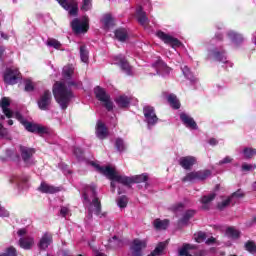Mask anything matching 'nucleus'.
Listing matches in <instances>:
<instances>
[{
    "mask_svg": "<svg viewBox=\"0 0 256 256\" xmlns=\"http://www.w3.org/2000/svg\"><path fill=\"white\" fill-rule=\"evenodd\" d=\"M95 256H107V255H105V253L96 251Z\"/></svg>",
    "mask_w": 256,
    "mask_h": 256,
    "instance_id": "64",
    "label": "nucleus"
},
{
    "mask_svg": "<svg viewBox=\"0 0 256 256\" xmlns=\"http://www.w3.org/2000/svg\"><path fill=\"white\" fill-rule=\"evenodd\" d=\"M51 243H53V236L49 233H45L41 237L40 242L38 244L39 249H42L43 251H45V249H47L49 245H51Z\"/></svg>",
    "mask_w": 256,
    "mask_h": 256,
    "instance_id": "23",
    "label": "nucleus"
},
{
    "mask_svg": "<svg viewBox=\"0 0 256 256\" xmlns=\"http://www.w3.org/2000/svg\"><path fill=\"white\" fill-rule=\"evenodd\" d=\"M38 191H40V193H48L50 195H53L54 193H59L61 189L51 184H48L47 182H41L40 186L38 187Z\"/></svg>",
    "mask_w": 256,
    "mask_h": 256,
    "instance_id": "20",
    "label": "nucleus"
},
{
    "mask_svg": "<svg viewBox=\"0 0 256 256\" xmlns=\"http://www.w3.org/2000/svg\"><path fill=\"white\" fill-rule=\"evenodd\" d=\"M195 163H197V159L193 156H185L179 159V165L186 170L192 168Z\"/></svg>",
    "mask_w": 256,
    "mask_h": 256,
    "instance_id": "22",
    "label": "nucleus"
},
{
    "mask_svg": "<svg viewBox=\"0 0 256 256\" xmlns=\"http://www.w3.org/2000/svg\"><path fill=\"white\" fill-rule=\"evenodd\" d=\"M123 245V241H121L117 236L112 237L109 239V247L112 249H117L118 247H121Z\"/></svg>",
    "mask_w": 256,
    "mask_h": 256,
    "instance_id": "41",
    "label": "nucleus"
},
{
    "mask_svg": "<svg viewBox=\"0 0 256 256\" xmlns=\"http://www.w3.org/2000/svg\"><path fill=\"white\" fill-rule=\"evenodd\" d=\"M83 204L86 209H88L89 217H93V215H101V201L97 197V186L95 184H91L85 186L83 192Z\"/></svg>",
    "mask_w": 256,
    "mask_h": 256,
    "instance_id": "3",
    "label": "nucleus"
},
{
    "mask_svg": "<svg viewBox=\"0 0 256 256\" xmlns=\"http://www.w3.org/2000/svg\"><path fill=\"white\" fill-rule=\"evenodd\" d=\"M0 217H9V211L5 210L3 206L0 205Z\"/></svg>",
    "mask_w": 256,
    "mask_h": 256,
    "instance_id": "57",
    "label": "nucleus"
},
{
    "mask_svg": "<svg viewBox=\"0 0 256 256\" xmlns=\"http://www.w3.org/2000/svg\"><path fill=\"white\" fill-rule=\"evenodd\" d=\"M74 33H87L89 31V17L84 16L81 20L76 18L71 22Z\"/></svg>",
    "mask_w": 256,
    "mask_h": 256,
    "instance_id": "8",
    "label": "nucleus"
},
{
    "mask_svg": "<svg viewBox=\"0 0 256 256\" xmlns=\"http://www.w3.org/2000/svg\"><path fill=\"white\" fill-rule=\"evenodd\" d=\"M226 235L230 239H239V237H241V232L234 227H229L226 229Z\"/></svg>",
    "mask_w": 256,
    "mask_h": 256,
    "instance_id": "30",
    "label": "nucleus"
},
{
    "mask_svg": "<svg viewBox=\"0 0 256 256\" xmlns=\"http://www.w3.org/2000/svg\"><path fill=\"white\" fill-rule=\"evenodd\" d=\"M51 91L45 90L38 100V107L41 111H49V106L51 105Z\"/></svg>",
    "mask_w": 256,
    "mask_h": 256,
    "instance_id": "16",
    "label": "nucleus"
},
{
    "mask_svg": "<svg viewBox=\"0 0 256 256\" xmlns=\"http://www.w3.org/2000/svg\"><path fill=\"white\" fill-rule=\"evenodd\" d=\"M19 245L22 249H31L35 245L33 237L20 238Z\"/></svg>",
    "mask_w": 256,
    "mask_h": 256,
    "instance_id": "26",
    "label": "nucleus"
},
{
    "mask_svg": "<svg viewBox=\"0 0 256 256\" xmlns=\"http://www.w3.org/2000/svg\"><path fill=\"white\" fill-rule=\"evenodd\" d=\"M166 243L165 242H160L156 248L154 249L153 252H151L148 256H157V255H161V253H163V251H165V247H166Z\"/></svg>",
    "mask_w": 256,
    "mask_h": 256,
    "instance_id": "37",
    "label": "nucleus"
},
{
    "mask_svg": "<svg viewBox=\"0 0 256 256\" xmlns=\"http://www.w3.org/2000/svg\"><path fill=\"white\" fill-rule=\"evenodd\" d=\"M131 179V185L132 183H145V181H147L148 176L147 174H141V175H135L130 177Z\"/></svg>",
    "mask_w": 256,
    "mask_h": 256,
    "instance_id": "42",
    "label": "nucleus"
},
{
    "mask_svg": "<svg viewBox=\"0 0 256 256\" xmlns=\"http://www.w3.org/2000/svg\"><path fill=\"white\" fill-rule=\"evenodd\" d=\"M46 45L47 47H53V49H61V42L55 38H48Z\"/></svg>",
    "mask_w": 256,
    "mask_h": 256,
    "instance_id": "43",
    "label": "nucleus"
},
{
    "mask_svg": "<svg viewBox=\"0 0 256 256\" xmlns=\"http://www.w3.org/2000/svg\"><path fill=\"white\" fill-rule=\"evenodd\" d=\"M19 151L25 165L29 167L35 164V160H33V155H35V149L20 145Z\"/></svg>",
    "mask_w": 256,
    "mask_h": 256,
    "instance_id": "11",
    "label": "nucleus"
},
{
    "mask_svg": "<svg viewBox=\"0 0 256 256\" xmlns=\"http://www.w3.org/2000/svg\"><path fill=\"white\" fill-rule=\"evenodd\" d=\"M102 23L105 29H110V27H113V17H111L110 14L104 15L102 18Z\"/></svg>",
    "mask_w": 256,
    "mask_h": 256,
    "instance_id": "39",
    "label": "nucleus"
},
{
    "mask_svg": "<svg viewBox=\"0 0 256 256\" xmlns=\"http://www.w3.org/2000/svg\"><path fill=\"white\" fill-rule=\"evenodd\" d=\"M180 119L183 125H185V127H187L188 129H197V122H195L193 117L189 116V114L182 112L180 114Z\"/></svg>",
    "mask_w": 256,
    "mask_h": 256,
    "instance_id": "19",
    "label": "nucleus"
},
{
    "mask_svg": "<svg viewBox=\"0 0 256 256\" xmlns=\"http://www.w3.org/2000/svg\"><path fill=\"white\" fill-rule=\"evenodd\" d=\"M205 241H206V245H212V243H215V238L210 237V238L206 239Z\"/></svg>",
    "mask_w": 256,
    "mask_h": 256,
    "instance_id": "61",
    "label": "nucleus"
},
{
    "mask_svg": "<svg viewBox=\"0 0 256 256\" xmlns=\"http://www.w3.org/2000/svg\"><path fill=\"white\" fill-rule=\"evenodd\" d=\"M115 37L118 41H127V30L124 28H119L115 31Z\"/></svg>",
    "mask_w": 256,
    "mask_h": 256,
    "instance_id": "32",
    "label": "nucleus"
},
{
    "mask_svg": "<svg viewBox=\"0 0 256 256\" xmlns=\"http://www.w3.org/2000/svg\"><path fill=\"white\" fill-rule=\"evenodd\" d=\"M27 180H28L27 177L13 176L10 179V182L11 183H16V185H21V183H26Z\"/></svg>",
    "mask_w": 256,
    "mask_h": 256,
    "instance_id": "48",
    "label": "nucleus"
},
{
    "mask_svg": "<svg viewBox=\"0 0 256 256\" xmlns=\"http://www.w3.org/2000/svg\"><path fill=\"white\" fill-rule=\"evenodd\" d=\"M153 227L157 230V231H163L165 229H167V227H169V220L168 219H155L153 222Z\"/></svg>",
    "mask_w": 256,
    "mask_h": 256,
    "instance_id": "25",
    "label": "nucleus"
},
{
    "mask_svg": "<svg viewBox=\"0 0 256 256\" xmlns=\"http://www.w3.org/2000/svg\"><path fill=\"white\" fill-rule=\"evenodd\" d=\"M215 197H217V194L215 193H210L209 195L203 196L201 198L202 208L209 209V203H211Z\"/></svg>",
    "mask_w": 256,
    "mask_h": 256,
    "instance_id": "28",
    "label": "nucleus"
},
{
    "mask_svg": "<svg viewBox=\"0 0 256 256\" xmlns=\"http://www.w3.org/2000/svg\"><path fill=\"white\" fill-rule=\"evenodd\" d=\"M74 155H76L78 159H81V155H83V150H81V148H75Z\"/></svg>",
    "mask_w": 256,
    "mask_h": 256,
    "instance_id": "59",
    "label": "nucleus"
},
{
    "mask_svg": "<svg viewBox=\"0 0 256 256\" xmlns=\"http://www.w3.org/2000/svg\"><path fill=\"white\" fill-rule=\"evenodd\" d=\"M136 17L140 25H142L143 27H147V24L149 23V18H147V14L143 11L142 7L137 8Z\"/></svg>",
    "mask_w": 256,
    "mask_h": 256,
    "instance_id": "24",
    "label": "nucleus"
},
{
    "mask_svg": "<svg viewBox=\"0 0 256 256\" xmlns=\"http://www.w3.org/2000/svg\"><path fill=\"white\" fill-rule=\"evenodd\" d=\"M80 58L82 63H89V50L87 46H80Z\"/></svg>",
    "mask_w": 256,
    "mask_h": 256,
    "instance_id": "31",
    "label": "nucleus"
},
{
    "mask_svg": "<svg viewBox=\"0 0 256 256\" xmlns=\"http://www.w3.org/2000/svg\"><path fill=\"white\" fill-rule=\"evenodd\" d=\"M233 158L231 156H226L224 159L220 160L218 165H227V163H231Z\"/></svg>",
    "mask_w": 256,
    "mask_h": 256,
    "instance_id": "56",
    "label": "nucleus"
},
{
    "mask_svg": "<svg viewBox=\"0 0 256 256\" xmlns=\"http://www.w3.org/2000/svg\"><path fill=\"white\" fill-rule=\"evenodd\" d=\"M0 256H17V250L15 247L10 246L6 249L5 253L0 254Z\"/></svg>",
    "mask_w": 256,
    "mask_h": 256,
    "instance_id": "49",
    "label": "nucleus"
},
{
    "mask_svg": "<svg viewBox=\"0 0 256 256\" xmlns=\"http://www.w3.org/2000/svg\"><path fill=\"white\" fill-rule=\"evenodd\" d=\"M59 5L65 9V11H68L69 15L76 16L79 13V4L75 0H57Z\"/></svg>",
    "mask_w": 256,
    "mask_h": 256,
    "instance_id": "14",
    "label": "nucleus"
},
{
    "mask_svg": "<svg viewBox=\"0 0 256 256\" xmlns=\"http://www.w3.org/2000/svg\"><path fill=\"white\" fill-rule=\"evenodd\" d=\"M114 65H119L121 71L125 73V75H133V67L129 65V62H127V59H125V56L118 55L114 57Z\"/></svg>",
    "mask_w": 256,
    "mask_h": 256,
    "instance_id": "13",
    "label": "nucleus"
},
{
    "mask_svg": "<svg viewBox=\"0 0 256 256\" xmlns=\"http://www.w3.org/2000/svg\"><path fill=\"white\" fill-rule=\"evenodd\" d=\"M227 37H229L232 40L234 45H239V43H243V35L233 30L228 31Z\"/></svg>",
    "mask_w": 256,
    "mask_h": 256,
    "instance_id": "27",
    "label": "nucleus"
},
{
    "mask_svg": "<svg viewBox=\"0 0 256 256\" xmlns=\"http://www.w3.org/2000/svg\"><path fill=\"white\" fill-rule=\"evenodd\" d=\"M116 149H117V151H120V153H122V151H125L126 146H125V142L123 141V139L118 138L116 140Z\"/></svg>",
    "mask_w": 256,
    "mask_h": 256,
    "instance_id": "52",
    "label": "nucleus"
},
{
    "mask_svg": "<svg viewBox=\"0 0 256 256\" xmlns=\"http://www.w3.org/2000/svg\"><path fill=\"white\" fill-rule=\"evenodd\" d=\"M0 135L2 137H5V135H7V129L3 128V124L0 123Z\"/></svg>",
    "mask_w": 256,
    "mask_h": 256,
    "instance_id": "60",
    "label": "nucleus"
},
{
    "mask_svg": "<svg viewBox=\"0 0 256 256\" xmlns=\"http://www.w3.org/2000/svg\"><path fill=\"white\" fill-rule=\"evenodd\" d=\"M245 194L243 193L242 190H238L236 192H234L231 196H230V199H232V201H235V203H237V201H239V199H242V197L244 196Z\"/></svg>",
    "mask_w": 256,
    "mask_h": 256,
    "instance_id": "50",
    "label": "nucleus"
},
{
    "mask_svg": "<svg viewBox=\"0 0 256 256\" xmlns=\"http://www.w3.org/2000/svg\"><path fill=\"white\" fill-rule=\"evenodd\" d=\"M191 249H193V246H191L190 244H184L178 250V253H179L180 256H193V255L189 254V251H191Z\"/></svg>",
    "mask_w": 256,
    "mask_h": 256,
    "instance_id": "40",
    "label": "nucleus"
},
{
    "mask_svg": "<svg viewBox=\"0 0 256 256\" xmlns=\"http://www.w3.org/2000/svg\"><path fill=\"white\" fill-rule=\"evenodd\" d=\"M235 205V201H233V198L229 197L226 200H223L221 203L218 204V209L223 210L225 207H229V205Z\"/></svg>",
    "mask_w": 256,
    "mask_h": 256,
    "instance_id": "45",
    "label": "nucleus"
},
{
    "mask_svg": "<svg viewBox=\"0 0 256 256\" xmlns=\"http://www.w3.org/2000/svg\"><path fill=\"white\" fill-rule=\"evenodd\" d=\"M93 0H82L81 11H91Z\"/></svg>",
    "mask_w": 256,
    "mask_h": 256,
    "instance_id": "47",
    "label": "nucleus"
},
{
    "mask_svg": "<svg viewBox=\"0 0 256 256\" xmlns=\"http://www.w3.org/2000/svg\"><path fill=\"white\" fill-rule=\"evenodd\" d=\"M253 169H256V165L247 163L242 164V171H253Z\"/></svg>",
    "mask_w": 256,
    "mask_h": 256,
    "instance_id": "55",
    "label": "nucleus"
},
{
    "mask_svg": "<svg viewBox=\"0 0 256 256\" xmlns=\"http://www.w3.org/2000/svg\"><path fill=\"white\" fill-rule=\"evenodd\" d=\"M194 239L196 243H203L207 241V234H205V232H198L194 234Z\"/></svg>",
    "mask_w": 256,
    "mask_h": 256,
    "instance_id": "46",
    "label": "nucleus"
},
{
    "mask_svg": "<svg viewBox=\"0 0 256 256\" xmlns=\"http://www.w3.org/2000/svg\"><path fill=\"white\" fill-rule=\"evenodd\" d=\"M90 165L98 171V173H101L102 175H105L107 179H110L112 191L115 192V183H121L122 185L129 186L131 185V177L127 176H121L117 171H115V168H112L110 166H100L99 164L95 162H90Z\"/></svg>",
    "mask_w": 256,
    "mask_h": 256,
    "instance_id": "4",
    "label": "nucleus"
},
{
    "mask_svg": "<svg viewBox=\"0 0 256 256\" xmlns=\"http://www.w3.org/2000/svg\"><path fill=\"white\" fill-rule=\"evenodd\" d=\"M74 71L75 70H74L73 66H65L63 68L62 75H63L65 81H69V79H71V77L73 76Z\"/></svg>",
    "mask_w": 256,
    "mask_h": 256,
    "instance_id": "34",
    "label": "nucleus"
},
{
    "mask_svg": "<svg viewBox=\"0 0 256 256\" xmlns=\"http://www.w3.org/2000/svg\"><path fill=\"white\" fill-rule=\"evenodd\" d=\"M143 249H147V239L136 238L132 241L130 246L132 256H143Z\"/></svg>",
    "mask_w": 256,
    "mask_h": 256,
    "instance_id": "9",
    "label": "nucleus"
},
{
    "mask_svg": "<svg viewBox=\"0 0 256 256\" xmlns=\"http://www.w3.org/2000/svg\"><path fill=\"white\" fill-rule=\"evenodd\" d=\"M157 37H159V39H161V41H163L166 45H171L173 49H176V47H181V45H183L181 41H179V39L162 31L157 32Z\"/></svg>",
    "mask_w": 256,
    "mask_h": 256,
    "instance_id": "15",
    "label": "nucleus"
},
{
    "mask_svg": "<svg viewBox=\"0 0 256 256\" xmlns=\"http://www.w3.org/2000/svg\"><path fill=\"white\" fill-rule=\"evenodd\" d=\"M9 105H11V102H9V98H2L0 102V107L6 117L8 119H11V117H15L22 125H24L26 131H29L30 133H38L39 135H45L46 133H49V130L46 127H43L41 125L33 124L30 122H27L25 118H23V115L19 112H13L11 109H9Z\"/></svg>",
    "mask_w": 256,
    "mask_h": 256,
    "instance_id": "1",
    "label": "nucleus"
},
{
    "mask_svg": "<svg viewBox=\"0 0 256 256\" xmlns=\"http://www.w3.org/2000/svg\"><path fill=\"white\" fill-rule=\"evenodd\" d=\"M209 145H212V146L217 145V139L211 138V139L209 140Z\"/></svg>",
    "mask_w": 256,
    "mask_h": 256,
    "instance_id": "63",
    "label": "nucleus"
},
{
    "mask_svg": "<svg viewBox=\"0 0 256 256\" xmlns=\"http://www.w3.org/2000/svg\"><path fill=\"white\" fill-rule=\"evenodd\" d=\"M107 135H109L107 126L99 120L96 124V137H98V139H106Z\"/></svg>",
    "mask_w": 256,
    "mask_h": 256,
    "instance_id": "21",
    "label": "nucleus"
},
{
    "mask_svg": "<svg viewBox=\"0 0 256 256\" xmlns=\"http://www.w3.org/2000/svg\"><path fill=\"white\" fill-rule=\"evenodd\" d=\"M143 114L145 118V123H147L148 125V129H151V127H155V125H157L159 118L157 117V114L155 113V108H153V106H144Z\"/></svg>",
    "mask_w": 256,
    "mask_h": 256,
    "instance_id": "6",
    "label": "nucleus"
},
{
    "mask_svg": "<svg viewBox=\"0 0 256 256\" xmlns=\"http://www.w3.org/2000/svg\"><path fill=\"white\" fill-rule=\"evenodd\" d=\"M208 177H211V171L204 170V171H194L188 173L182 181L184 183L190 182L193 183V181H204V179H207Z\"/></svg>",
    "mask_w": 256,
    "mask_h": 256,
    "instance_id": "7",
    "label": "nucleus"
},
{
    "mask_svg": "<svg viewBox=\"0 0 256 256\" xmlns=\"http://www.w3.org/2000/svg\"><path fill=\"white\" fill-rule=\"evenodd\" d=\"M60 214L62 215V217H67V215L69 214V208L65 206L61 207Z\"/></svg>",
    "mask_w": 256,
    "mask_h": 256,
    "instance_id": "58",
    "label": "nucleus"
},
{
    "mask_svg": "<svg viewBox=\"0 0 256 256\" xmlns=\"http://www.w3.org/2000/svg\"><path fill=\"white\" fill-rule=\"evenodd\" d=\"M167 101L171 105V107H173V109H179V107H181L179 99H177V96H175V94L168 95Z\"/></svg>",
    "mask_w": 256,
    "mask_h": 256,
    "instance_id": "33",
    "label": "nucleus"
},
{
    "mask_svg": "<svg viewBox=\"0 0 256 256\" xmlns=\"http://www.w3.org/2000/svg\"><path fill=\"white\" fill-rule=\"evenodd\" d=\"M184 210H185V204L181 202L176 203L170 207V211H172V213H175V215H179L180 213H183Z\"/></svg>",
    "mask_w": 256,
    "mask_h": 256,
    "instance_id": "35",
    "label": "nucleus"
},
{
    "mask_svg": "<svg viewBox=\"0 0 256 256\" xmlns=\"http://www.w3.org/2000/svg\"><path fill=\"white\" fill-rule=\"evenodd\" d=\"M21 79V72L17 68H8L4 73V82L6 85H16Z\"/></svg>",
    "mask_w": 256,
    "mask_h": 256,
    "instance_id": "10",
    "label": "nucleus"
},
{
    "mask_svg": "<svg viewBox=\"0 0 256 256\" xmlns=\"http://www.w3.org/2000/svg\"><path fill=\"white\" fill-rule=\"evenodd\" d=\"M116 203L120 209H125L127 207V204L129 203V198L127 196L123 195L120 196L117 200Z\"/></svg>",
    "mask_w": 256,
    "mask_h": 256,
    "instance_id": "44",
    "label": "nucleus"
},
{
    "mask_svg": "<svg viewBox=\"0 0 256 256\" xmlns=\"http://www.w3.org/2000/svg\"><path fill=\"white\" fill-rule=\"evenodd\" d=\"M129 97L127 96H119L118 98H116V104L118 105V107H129Z\"/></svg>",
    "mask_w": 256,
    "mask_h": 256,
    "instance_id": "36",
    "label": "nucleus"
},
{
    "mask_svg": "<svg viewBox=\"0 0 256 256\" xmlns=\"http://www.w3.org/2000/svg\"><path fill=\"white\" fill-rule=\"evenodd\" d=\"M33 89H35L33 82L30 79H27L25 81V91H33Z\"/></svg>",
    "mask_w": 256,
    "mask_h": 256,
    "instance_id": "54",
    "label": "nucleus"
},
{
    "mask_svg": "<svg viewBox=\"0 0 256 256\" xmlns=\"http://www.w3.org/2000/svg\"><path fill=\"white\" fill-rule=\"evenodd\" d=\"M195 217V210H187L184 212L182 218L180 219V223L185 224L189 222V219Z\"/></svg>",
    "mask_w": 256,
    "mask_h": 256,
    "instance_id": "38",
    "label": "nucleus"
},
{
    "mask_svg": "<svg viewBox=\"0 0 256 256\" xmlns=\"http://www.w3.org/2000/svg\"><path fill=\"white\" fill-rule=\"evenodd\" d=\"M181 69L183 75L186 77V79H188V81H190V83H197V78H195L189 67L184 65L181 67Z\"/></svg>",
    "mask_w": 256,
    "mask_h": 256,
    "instance_id": "29",
    "label": "nucleus"
},
{
    "mask_svg": "<svg viewBox=\"0 0 256 256\" xmlns=\"http://www.w3.org/2000/svg\"><path fill=\"white\" fill-rule=\"evenodd\" d=\"M152 67L156 70V75H161L162 77H166V75L171 73V68H169L161 58H158L157 61L152 64Z\"/></svg>",
    "mask_w": 256,
    "mask_h": 256,
    "instance_id": "18",
    "label": "nucleus"
},
{
    "mask_svg": "<svg viewBox=\"0 0 256 256\" xmlns=\"http://www.w3.org/2000/svg\"><path fill=\"white\" fill-rule=\"evenodd\" d=\"M25 233H27V230L25 228H22V229L18 230V235L20 237H23V235H25Z\"/></svg>",
    "mask_w": 256,
    "mask_h": 256,
    "instance_id": "62",
    "label": "nucleus"
},
{
    "mask_svg": "<svg viewBox=\"0 0 256 256\" xmlns=\"http://www.w3.org/2000/svg\"><path fill=\"white\" fill-rule=\"evenodd\" d=\"M245 249H246V251H248L249 253H255V251H256V244H255V242H253V241H248V242L245 244Z\"/></svg>",
    "mask_w": 256,
    "mask_h": 256,
    "instance_id": "51",
    "label": "nucleus"
},
{
    "mask_svg": "<svg viewBox=\"0 0 256 256\" xmlns=\"http://www.w3.org/2000/svg\"><path fill=\"white\" fill-rule=\"evenodd\" d=\"M152 67L156 70V75H161L162 77H166V75L171 73V68H169L161 58H158L157 61L152 64Z\"/></svg>",
    "mask_w": 256,
    "mask_h": 256,
    "instance_id": "17",
    "label": "nucleus"
},
{
    "mask_svg": "<svg viewBox=\"0 0 256 256\" xmlns=\"http://www.w3.org/2000/svg\"><path fill=\"white\" fill-rule=\"evenodd\" d=\"M69 87H77V83L73 81L56 82L53 86L54 98L61 109H67L71 99H73V92Z\"/></svg>",
    "mask_w": 256,
    "mask_h": 256,
    "instance_id": "2",
    "label": "nucleus"
},
{
    "mask_svg": "<svg viewBox=\"0 0 256 256\" xmlns=\"http://www.w3.org/2000/svg\"><path fill=\"white\" fill-rule=\"evenodd\" d=\"M243 153H244L245 159H251L255 155V150H253L251 148H245L243 150Z\"/></svg>",
    "mask_w": 256,
    "mask_h": 256,
    "instance_id": "53",
    "label": "nucleus"
},
{
    "mask_svg": "<svg viewBox=\"0 0 256 256\" xmlns=\"http://www.w3.org/2000/svg\"><path fill=\"white\" fill-rule=\"evenodd\" d=\"M94 94L96 95V99L103 103L107 111H113V101H111V96L107 94L105 89L97 86L96 88H94Z\"/></svg>",
    "mask_w": 256,
    "mask_h": 256,
    "instance_id": "5",
    "label": "nucleus"
},
{
    "mask_svg": "<svg viewBox=\"0 0 256 256\" xmlns=\"http://www.w3.org/2000/svg\"><path fill=\"white\" fill-rule=\"evenodd\" d=\"M208 59H214V61H219L220 63H226L230 67H233V63L227 60V54L225 50H219L218 48L210 50L208 52Z\"/></svg>",
    "mask_w": 256,
    "mask_h": 256,
    "instance_id": "12",
    "label": "nucleus"
}]
</instances>
